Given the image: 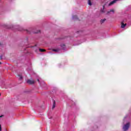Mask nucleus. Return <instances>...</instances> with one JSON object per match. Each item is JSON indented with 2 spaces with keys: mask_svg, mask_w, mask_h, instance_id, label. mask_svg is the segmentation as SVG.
Instances as JSON below:
<instances>
[{
  "mask_svg": "<svg viewBox=\"0 0 131 131\" xmlns=\"http://www.w3.org/2000/svg\"><path fill=\"white\" fill-rule=\"evenodd\" d=\"M27 83H29V84H33V83H34V81L29 79L27 80Z\"/></svg>",
  "mask_w": 131,
  "mask_h": 131,
  "instance_id": "nucleus-2",
  "label": "nucleus"
},
{
  "mask_svg": "<svg viewBox=\"0 0 131 131\" xmlns=\"http://www.w3.org/2000/svg\"><path fill=\"white\" fill-rule=\"evenodd\" d=\"M105 21H106V19H101V20H100V23H101V24H103V23H104V22H105Z\"/></svg>",
  "mask_w": 131,
  "mask_h": 131,
  "instance_id": "nucleus-7",
  "label": "nucleus"
},
{
  "mask_svg": "<svg viewBox=\"0 0 131 131\" xmlns=\"http://www.w3.org/2000/svg\"><path fill=\"white\" fill-rule=\"evenodd\" d=\"M125 26H126V24H124L123 23H121V28H124Z\"/></svg>",
  "mask_w": 131,
  "mask_h": 131,
  "instance_id": "nucleus-5",
  "label": "nucleus"
},
{
  "mask_svg": "<svg viewBox=\"0 0 131 131\" xmlns=\"http://www.w3.org/2000/svg\"><path fill=\"white\" fill-rule=\"evenodd\" d=\"M88 4L90 6H92V2H91V0H89Z\"/></svg>",
  "mask_w": 131,
  "mask_h": 131,
  "instance_id": "nucleus-9",
  "label": "nucleus"
},
{
  "mask_svg": "<svg viewBox=\"0 0 131 131\" xmlns=\"http://www.w3.org/2000/svg\"><path fill=\"white\" fill-rule=\"evenodd\" d=\"M3 116H4V115L1 116H0V118H1V117H3Z\"/></svg>",
  "mask_w": 131,
  "mask_h": 131,
  "instance_id": "nucleus-17",
  "label": "nucleus"
},
{
  "mask_svg": "<svg viewBox=\"0 0 131 131\" xmlns=\"http://www.w3.org/2000/svg\"><path fill=\"white\" fill-rule=\"evenodd\" d=\"M37 81H39V79H38V80H37Z\"/></svg>",
  "mask_w": 131,
  "mask_h": 131,
  "instance_id": "nucleus-18",
  "label": "nucleus"
},
{
  "mask_svg": "<svg viewBox=\"0 0 131 131\" xmlns=\"http://www.w3.org/2000/svg\"><path fill=\"white\" fill-rule=\"evenodd\" d=\"M117 1L118 0H114L113 1H112L108 5V6H112V5H114V4H115V3H116V2H117Z\"/></svg>",
  "mask_w": 131,
  "mask_h": 131,
  "instance_id": "nucleus-3",
  "label": "nucleus"
},
{
  "mask_svg": "<svg viewBox=\"0 0 131 131\" xmlns=\"http://www.w3.org/2000/svg\"><path fill=\"white\" fill-rule=\"evenodd\" d=\"M129 122L127 123L125 125H124L123 127V129L124 131H126L129 128Z\"/></svg>",
  "mask_w": 131,
  "mask_h": 131,
  "instance_id": "nucleus-1",
  "label": "nucleus"
},
{
  "mask_svg": "<svg viewBox=\"0 0 131 131\" xmlns=\"http://www.w3.org/2000/svg\"><path fill=\"white\" fill-rule=\"evenodd\" d=\"M27 30V31L28 32V30Z\"/></svg>",
  "mask_w": 131,
  "mask_h": 131,
  "instance_id": "nucleus-19",
  "label": "nucleus"
},
{
  "mask_svg": "<svg viewBox=\"0 0 131 131\" xmlns=\"http://www.w3.org/2000/svg\"><path fill=\"white\" fill-rule=\"evenodd\" d=\"M0 59H1V60H2V59H3V56H0Z\"/></svg>",
  "mask_w": 131,
  "mask_h": 131,
  "instance_id": "nucleus-16",
  "label": "nucleus"
},
{
  "mask_svg": "<svg viewBox=\"0 0 131 131\" xmlns=\"http://www.w3.org/2000/svg\"><path fill=\"white\" fill-rule=\"evenodd\" d=\"M39 52H41V53H43V52H46V50L45 49H39Z\"/></svg>",
  "mask_w": 131,
  "mask_h": 131,
  "instance_id": "nucleus-6",
  "label": "nucleus"
},
{
  "mask_svg": "<svg viewBox=\"0 0 131 131\" xmlns=\"http://www.w3.org/2000/svg\"><path fill=\"white\" fill-rule=\"evenodd\" d=\"M18 76H19V79H20V80L23 78V77H22V76H21V75H18Z\"/></svg>",
  "mask_w": 131,
  "mask_h": 131,
  "instance_id": "nucleus-12",
  "label": "nucleus"
},
{
  "mask_svg": "<svg viewBox=\"0 0 131 131\" xmlns=\"http://www.w3.org/2000/svg\"><path fill=\"white\" fill-rule=\"evenodd\" d=\"M0 96H1V94H0Z\"/></svg>",
  "mask_w": 131,
  "mask_h": 131,
  "instance_id": "nucleus-21",
  "label": "nucleus"
},
{
  "mask_svg": "<svg viewBox=\"0 0 131 131\" xmlns=\"http://www.w3.org/2000/svg\"><path fill=\"white\" fill-rule=\"evenodd\" d=\"M1 64H2V62H0V65H1Z\"/></svg>",
  "mask_w": 131,
  "mask_h": 131,
  "instance_id": "nucleus-20",
  "label": "nucleus"
},
{
  "mask_svg": "<svg viewBox=\"0 0 131 131\" xmlns=\"http://www.w3.org/2000/svg\"><path fill=\"white\" fill-rule=\"evenodd\" d=\"M18 30L19 31H23V30H24V29H23V28L20 27L18 28Z\"/></svg>",
  "mask_w": 131,
  "mask_h": 131,
  "instance_id": "nucleus-8",
  "label": "nucleus"
},
{
  "mask_svg": "<svg viewBox=\"0 0 131 131\" xmlns=\"http://www.w3.org/2000/svg\"><path fill=\"white\" fill-rule=\"evenodd\" d=\"M110 12H113V13H114V10L113 9L111 10L110 11L107 12V14H109Z\"/></svg>",
  "mask_w": 131,
  "mask_h": 131,
  "instance_id": "nucleus-10",
  "label": "nucleus"
},
{
  "mask_svg": "<svg viewBox=\"0 0 131 131\" xmlns=\"http://www.w3.org/2000/svg\"><path fill=\"white\" fill-rule=\"evenodd\" d=\"M53 52H59V51L57 49H53Z\"/></svg>",
  "mask_w": 131,
  "mask_h": 131,
  "instance_id": "nucleus-13",
  "label": "nucleus"
},
{
  "mask_svg": "<svg viewBox=\"0 0 131 131\" xmlns=\"http://www.w3.org/2000/svg\"><path fill=\"white\" fill-rule=\"evenodd\" d=\"M56 107V101L54 100H53V106H52V109H54Z\"/></svg>",
  "mask_w": 131,
  "mask_h": 131,
  "instance_id": "nucleus-4",
  "label": "nucleus"
},
{
  "mask_svg": "<svg viewBox=\"0 0 131 131\" xmlns=\"http://www.w3.org/2000/svg\"><path fill=\"white\" fill-rule=\"evenodd\" d=\"M2 130V125H0V131Z\"/></svg>",
  "mask_w": 131,
  "mask_h": 131,
  "instance_id": "nucleus-15",
  "label": "nucleus"
},
{
  "mask_svg": "<svg viewBox=\"0 0 131 131\" xmlns=\"http://www.w3.org/2000/svg\"><path fill=\"white\" fill-rule=\"evenodd\" d=\"M39 32H40V31H38L36 32H35V33H39Z\"/></svg>",
  "mask_w": 131,
  "mask_h": 131,
  "instance_id": "nucleus-14",
  "label": "nucleus"
},
{
  "mask_svg": "<svg viewBox=\"0 0 131 131\" xmlns=\"http://www.w3.org/2000/svg\"><path fill=\"white\" fill-rule=\"evenodd\" d=\"M73 19H77V16H76V15H74L73 16Z\"/></svg>",
  "mask_w": 131,
  "mask_h": 131,
  "instance_id": "nucleus-11",
  "label": "nucleus"
}]
</instances>
